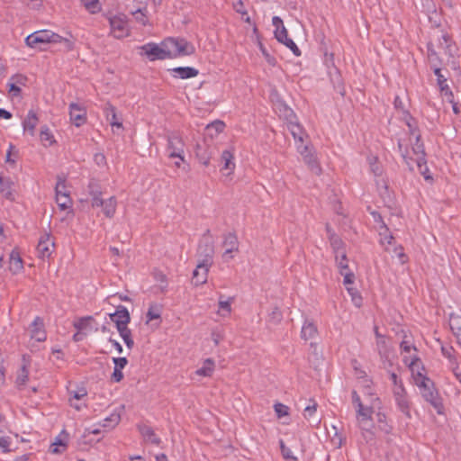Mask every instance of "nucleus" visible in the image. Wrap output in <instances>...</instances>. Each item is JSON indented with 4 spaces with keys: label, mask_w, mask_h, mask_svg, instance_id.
Returning <instances> with one entry per match:
<instances>
[{
    "label": "nucleus",
    "mask_w": 461,
    "mask_h": 461,
    "mask_svg": "<svg viewBox=\"0 0 461 461\" xmlns=\"http://www.w3.org/2000/svg\"><path fill=\"white\" fill-rule=\"evenodd\" d=\"M132 9H144L148 8V0H132Z\"/></svg>",
    "instance_id": "obj_63"
},
{
    "label": "nucleus",
    "mask_w": 461,
    "mask_h": 461,
    "mask_svg": "<svg viewBox=\"0 0 461 461\" xmlns=\"http://www.w3.org/2000/svg\"><path fill=\"white\" fill-rule=\"evenodd\" d=\"M400 349L401 353L405 356H411L414 353L416 354L417 348L412 343V341L410 339V338L407 335L403 336V339L400 344Z\"/></svg>",
    "instance_id": "obj_39"
},
{
    "label": "nucleus",
    "mask_w": 461,
    "mask_h": 461,
    "mask_svg": "<svg viewBox=\"0 0 461 461\" xmlns=\"http://www.w3.org/2000/svg\"><path fill=\"white\" fill-rule=\"evenodd\" d=\"M131 14L133 16L135 22L143 27L151 26L148 8L144 9H131Z\"/></svg>",
    "instance_id": "obj_28"
},
{
    "label": "nucleus",
    "mask_w": 461,
    "mask_h": 461,
    "mask_svg": "<svg viewBox=\"0 0 461 461\" xmlns=\"http://www.w3.org/2000/svg\"><path fill=\"white\" fill-rule=\"evenodd\" d=\"M215 368L214 360L212 358H206L203 366L195 371V374L200 376L210 377L212 375Z\"/></svg>",
    "instance_id": "obj_34"
},
{
    "label": "nucleus",
    "mask_w": 461,
    "mask_h": 461,
    "mask_svg": "<svg viewBox=\"0 0 461 461\" xmlns=\"http://www.w3.org/2000/svg\"><path fill=\"white\" fill-rule=\"evenodd\" d=\"M274 34L275 38L280 43L286 46L296 57L301 56L300 49L297 47L294 41L288 37V32L285 26L279 29H275Z\"/></svg>",
    "instance_id": "obj_15"
},
{
    "label": "nucleus",
    "mask_w": 461,
    "mask_h": 461,
    "mask_svg": "<svg viewBox=\"0 0 461 461\" xmlns=\"http://www.w3.org/2000/svg\"><path fill=\"white\" fill-rule=\"evenodd\" d=\"M113 364H114V367L117 368V369H123L127 363H128V360L126 357H113Z\"/></svg>",
    "instance_id": "obj_58"
},
{
    "label": "nucleus",
    "mask_w": 461,
    "mask_h": 461,
    "mask_svg": "<svg viewBox=\"0 0 461 461\" xmlns=\"http://www.w3.org/2000/svg\"><path fill=\"white\" fill-rule=\"evenodd\" d=\"M162 313V306L158 303H152L149 304L146 317L147 322L153 320H160Z\"/></svg>",
    "instance_id": "obj_40"
},
{
    "label": "nucleus",
    "mask_w": 461,
    "mask_h": 461,
    "mask_svg": "<svg viewBox=\"0 0 461 461\" xmlns=\"http://www.w3.org/2000/svg\"><path fill=\"white\" fill-rule=\"evenodd\" d=\"M138 429L145 440L154 445H159L160 438L155 434L151 427L140 424L138 425Z\"/></svg>",
    "instance_id": "obj_29"
},
{
    "label": "nucleus",
    "mask_w": 461,
    "mask_h": 461,
    "mask_svg": "<svg viewBox=\"0 0 461 461\" xmlns=\"http://www.w3.org/2000/svg\"><path fill=\"white\" fill-rule=\"evenodd\" d=\"M29 380V369L26 364H23L17 372L15 384L19 390H22Z\"/></svg>",
    "instance_id": "obj_37"
},
{
    "label": "nucleus",
    "mask_w": 461,
    "mask_h": 461,
    "mask_svg": "<svg viewBox=\"0 0 461 461\" xmlns=\"http://www.w3.org/2000/svg\"><path fill=\"white\" fill-rule=\"evenodd\" d=\"M164 47L166 49L167 59L190 56L195 52L194 44L183 38H166L164 39Z\"/></svg>",
    "instance_id": "obj_3"
},
{
    "label": "nucleus",
    "mask_w": 461,
    "mask_h": 461,
    "mask_svg": "<svg viewBox=\"0 0 461 461\" xmlns=\"http://www.w3.org/2000/svg\"><path fill=\"white\" fill-rule=\"evenodd\" d=\"M392 393L398 410L407 418H411V401L406 389L393 390Z\"/></svg>",
    "instance_id": "obj_13"
},
{
    "label": "nucleus",
    "mask_w": 461,
    "mask_h": 461,
    "mask_svg": "<svg viewBox=\"0 0 461 461\" xmlns=\"http://www.w3.org/2000/svg\"><path fill=\"white\" fill-rule=\"evenodd\" d=\"M110 34L115 39L121 40L131 35V30L128 16L119 13L108 16Z\"/></svg>",
    "instance_id": "obj_5"
},
{
    "label": "nucleus",
    "mask_w": 461,
    "mask_h": 461,
    "mask_svg": "<svg viewBox=\"0 0 461 461\" xmlns=\"http://www.w3.org/2000/svg\"><path fill=\"white\" fill-rule=\"evenodd\" d=\"M351 397H352V402L355 405L356 409L359 408V405L363 406L360 396L358 395L357 391H355V390L352 391Z\"/></svg>",
    "instance_id": "obj_62"
},
{
    "label": "nucleus",
    "mask_w": 461,
    "mask_h": 461,
    "mask_svg": "<svg viewBox=\"0 0 461 461\" xmlns=\"http://www.w3.org/2000/svg\"><path fill=\"white\" fill-rule=\"evenodd\" d=\"M300 153L303 158V161L305 162V164H307L311 171L316 175H320L321 172V168L320 167V164L315 154L311 152V150H309L308 147L306 146L303 147V149L300 150Z\"/></svg>",
    "instance_id": "obj_21"
},
{
    "label": "nucleus",
    "mask_w": 461,
    "mask_h": 461,
    "mask_svg": "<svg viewBox=\"0 0 461 461\" xmlns=\"http://www.w3.org/2000/svg\"><path fill=\"white\" fill-rule=\"evenodd\" d=\"M326 231L333 254L338 255L346 252L345 242L328 223L326 224Z\"/></svg>",
    "instance_id": "obj_16"
},
{
    "label": "nucleus",
    "mask_w": 461,
    "mask_h": 461,
    "mask_svg": "<svg viewBox=\"0 0 461 461\" xmlns=\"http://www.w3.org/2000/svg\"><path fill=\"white\" fill-rule=\"evenodd\" d=\"M69 115L72 123L77 127L83 125L86 121V111L76 103L69 104Z\"/></svg>",
    "instance_id": "obj_20"
},
{
    "label": "nucleus",
    "mask_w": 461,
    "mask_h": 461,
    "mask_svg": "<svg viewBox=\"0 0 461 461\" xmlns=\"http://www.w3.org/2000/svg\"><path fill=\"white\" fill-rule=\"evenodd\" d=\"M120 336L122 337V339H123L126 347L129 348V349H131L134 346V341L131 338V330L128 328V326H125V327H119L117 329Z\"/></svg>",
    "instance_id": "obj_42"
},
{
    "label": "nucleus",
    "mask_w": 461,
    "mask_h": 461,
    "mask_svg": "<svg viewBox=\"0 0 461 461\" xmlns=\"http://www.w3.org/2000/svg\"><path fill=\"white\" fill-rule=\"evenodd\" d=\"M416 385L419 387L424 400L429 402L438 413H441L443 404L433 381L429 377H423L421 381L416 380Z\"/></svg>",
    "instance_id": "obj_4"
},
{
    "label": "nucleus",
    "mask_w": 461,
    "mask_h": 461,
    "mask_svg": "<svg viewBox=\"0 0 461 461\" xmlns=\"http://www.w3.org/2000/svg\"><path fill=\"white\" fill-rule=\"evenodd\" d=\"M88 366L95 374L92 375V379H102L104 375V365L99 358H95L88 361Z\"/></svg>",
    "instance_id": "obj_32"
},
{
    "label": "nucleus",
    "mask_w": 461,
    "mask_h": 461,
    "mask_svg": "<svg viewBox=\"0 0 461 461\" xmlns=\"http://www.w3.org/2000/svg\"><path fill=\"white\" fill-rule=\"evenodd\" d=\"M66 441L60 434L55 438V441L50 446L49 452L51 454H60L66 449Z\"/></svg>",
    "instance_id": "obj_41"
},
{
    "label": "nucleus",
    "mask_w": 461,
    "mask_h": 461,
    "mask_svg": "<svg viewBox=\"0 0 461 461\" xmlns=\"http://www.w3.org/2000/svg\"><path fill=\"white\" fill-rule=\"evenodd\" d=\"M93 208L100 209L104 215L111 218L115 212V203H92Z\"/></svg>",
    "instance_id": "obj_47"
},
{
    "label": "nucleus",
    "mask_w": 461,
    "mask_h": 461,
    "mask_svg": "<svg viewBox=\"0 0 461 461\" xmlns=\"http://www.w3.org/2000/svg\"><path fill=\"white\" fill-rule=\"evenodd\" d=\"M376 350L380 356L381 361L385 365L388 363V365L391 366V355H392V348L390 345L388 344L385 338H381L380 340H376L375 342Z\"/></svg>",
    "instance_id": "obj_23"
},
{
    "label": "nucleus",
    "mask_w": 461,
    "mask_h": 461,
    "mask_svg": "<svg viewBox=\"0 0 461 461\" xmlns=\"http://www.w3.org/2000/svg\"><path fill=\"white\" fill-rule=\"evenodd\" d=\"M253 32L256 34L257 36V39H258V47L260 50V52L262 53L265 60L267 62V64H269L270 66H276V59L274 56H272L268 50H267V48L265 47V45L263 44V42L261 41L260 40V37H259V34H258V27L256 24L253 25Z\"/></svg>",
    "instance_id": "obj_30"
},
{
    "label": "nucleus",
    "mask_w": 461,
    "mask_h": 461,
    "mask_svg": "<svg viewBox=\"0 0 461 461\" xmlns=\"http://www.w3.org/2000/svg\"><path fill=\"white\" fill-rule=\"evenodd\" d=\"M38 121L39 119L36 113L33 110H30L27 116L23 121V131L29 132L31 136H33Z\"/></svg>",
    "instance_id": "obj_27"
},
{
    "label": "nucleus",
    "mask_w": 461,
    "mask_h": 461,
    "mask_svg": "<svg viewBox=\"0 0 461 461\" xmlns=\"http://www.w3.org/2000/svg\"><path fill=\"white\" fill-rule=\"evenodd\" d=\"M233 301L232 297L228 298V300H222V296L220 297L219 300V312L218 313L223 317L230 315L231 312V302Z\"/></svg>",
    "instance_id": "obj_45"
},
{
    "label": "nucleus",
    "mask_w": 461,
    "mask_h": 461,
    "mask_svg": "<svg viewBox=\"0 0 461 461\" xmlns=\"http://www.w3.org/2000/svg\"><path fill=\"white\" fill-rule=\"evenodd\" d=\"M56 198L57 200L59 197H67L68 198V191L67 190L65 179L61 176L58 177V181L55 186Z\"/></svg>",
    "instance_id": "obj_44"
},
{
    "label": "nucleus",
    "mask_w": 461,
    "mask_h": 461,
    "mask_svg": "<svg viewBox=\"0 0 461 461\" xmlns=\"http://www.w3.org/2000/svg\"><path fill=\"white\" fill-rule=\"evenodd\" d=\"M54 32L50 30L36 31L25 38V44L30 48H36L41 43H50Z\"/></svg>",
    "instance_id": "obj_12"
},
{
    "label": "nucleus",
    "mask_w": 461,
    "mask_h": 461,
    "mask_svg": "<svg viewBox=\"0 0 461 461\" xmlns=\"http://www.w3.org/2000/svg\"><path fill=\"white\" fill-rule=\"evenodd\" d=\"M221 161L222 165L220 170L222 176L227 177L230 176L234 173L236 167L234 151L230 149L223 150L221 155Z\"/></svg>",
    "instance_id": "obj_14"
},
{
    "label": "nucleus",
    "mask_w": 461,
    "mask_h": 461,
    "mask_svg": "<svg viewBox=\"0 0 461 461\" xmlns=\"http://www.w3.org/2000/svg\"><path fill=\"white\" fill-rule=\"evenodd\" d=\"M282 113L280 116L284 117V120L286 122L287 129L293 135L294 140L296 142L303 143L305 139L307 138V133L304 131L303 127L300 124L298 118L294 112L286 105L283 106Z\"/></svg>",
    "instance_id": "obj_6"
},
{
    "label": "nucleus",
    "mask_w": 461,
    "mask_h": 461,
    "mask_svg": "<svg viewBox=\"0 0 461 461\" xmlns=\"http://www.w3.org/2000/svg\"><path fill=\"white\" fill-rule=\"evenodd\" d=\"M173 76L181 79L195 77L198 70L190 67H178L172 69Z\"/></svg>",
    "instance_id": "obj_31"
},
{
    "label": "nucleus",
    "mask_w": 461,
    "mask_h": 461,
    "mask_svg": "<svg viewBox=\"0 0 461 461\" xmlns=\"http://www.w3.org/2000/svg\"><path fill=\"white\" fill-rule=\"evenodd\" d=\"M70 393V405L76 410L79 411L83 406H86V390L85 388H80L76 391H69Z\"/></svg>",
    "instance_id": "obj_24"
},
{
    "label": "nucleus",
    "mask_w": 461,
    "mask_h": 461,
    "mask_svg": "<svg viewBox=\"0 0 461 461\" xmlns=\"http://www.w3.org/2000/svg\"><path fill=\"white\" fill-rule=\"evenodd\" d=\"M435 74L438 77V83L440 86V90H441L442 94L449 102H452L453 94H452L451 90L449 89L448 86L447 85V79L444 77L443 75H441L439 68H437L435 70Z\"/></svg>",
    "instance_id": "obj_36"
},
{
    "label": "nucleus",
    "mask_w": 461,
    "mask_h": 461,
    "mask_svg": "<svg viewBox=\"0 0 461 461\" xmlns=\"http://www.w3.org/2000/svg\"><path fill=\"white\" fill-rule=\"evenodd\" d=\"M340 275L343 276V277H344L343 284L345 285H352L354 283L355 275L350 269L347 270V271L340 272Z\"/></svg>",
    "instance_id": "obj_57"
},
{
    "label": "nucleus",
    "mask_w": 461,
    "mask_h": 461,
    "mask_svg": "<svg viewBox=\"0 0 461 461\" xmlns=\"http://www.w3.org/2000/svg\"><path fill=\"white\" fill-rule=\"evenodd\" d=\"M274 409H275V411L278 418H281V417L288 414L289 408L283 403H280V402L276 403L274 405Z\"/></svg>",
    "instance_id": "obj_56"
},
{
    "label": "nucleus",
    "mask_w": 461,
    "mask_h": 461,
    "mask_svg": "<svg viewBox=\"0 0 461 461\" xmlns=\"http://www.w3.org/2000/svg\"><path fill=\"white\" fill-rule=\"evenodd\" d=\"M140 54L144 55L149 61L167 59L164 40L159 43L149 42L139 48Z\"/></svg>",
    "instance_id": "obj_7"
},
{
    "label": "nucleus",
    "mask_w": 461,
    "mask_h": 461,
    "mask_svg": "<svg viewBox=\"0 0 461 461\" xmlns=\"http://www.w3.org/2000/svg\"><path fill=\"white\" fill-rule=\"evenodd\" d=\"M402 362L409 367L412 375L414 376L415 381H421V378L427 377L422 373L424 371V366L417 354L414 353L411 356H403Z\"/></svg>",
    "instance_id": "obj_11"
},
{
    "label": "nucleus",
    "mask_w": 461,
    "mask_h": 461,
    "mask_svg": "<svg viewBox=\"0 0 461 461\" xmlns=\"http://www.w3.org/2000/svg\"><path fill=\"white\" fill-rule=\"evenodd\" d=\"M226 128V123L221 120H215L206 126V131L211 138H215L222 133Z\"/></svg>",
    "instance_id": "obj_33"
},
{
    "label": "nucleus",
    "mask_w": 461,
    "mask_h": 461,
    "mask_svg": "<svg viewBox=\"0 0 461 461\" xmlns=\"http://www.w3.org/2000/svg\"><path fill=\"white\" fill-rule=\"evenodd\" d=\"M448 368L453 372L454 375L460 381L461 383V367L456 359H452L448 362Z\"/></svg>",
    "instance_id": "obj_53"
},
{
    "label": "nucleus",
    "mask_w": 461,
    "mask_h": 461,
    "mask_svg": "<svg viewBox=\"0 0 461 461\" xmlns=\"http://www.w3.org/2000/svg\"><path fill=\"white\" fill-rule=\"evenodd\" d=\"M336 265L339 270V273L342 271L349 270L348 264V258H347V252L340 253L338 255H334Z\"/></svg>",
    "instance_id": "obj_48"
},
{
    "label": "nucleus",
    "mask_w": 461,
    "mask_h": 461,
    "mask_svg": "<svg viewBox=\"0 0 461 461\" xmlns=\"http://www.w3.org/2000/svg\"><path fill=\"white\" fill-rule=\"evenodd\" d=\"M443 356L447 358L448 362H450L452 359H456V357L454 355V349L453 348H441Z\"/></svg>",
    "instance_id": "obj_59"
},
{
    "label": "nucleus",
    "mask_w": 461,
    "mask_h": 461,
    "mask_svg": "<svg viewBox=\"0 0 461 461\" xmlns=\"http://www.w3.org/2000/svg\"><path fill=\"white\" fill-rule=\"evenodd\" d=\"M104 113L106 121L112 127L113 133H121L123 131L122 118L116 111V108L110 104L104 106Z\"/></svg>",
    "instance_id": "obj_10"
},
{
    "label": "nucleus",
    "mask_w": 461,
    "mask_h": 461,
    "mask_svg": "<svg viewBox=\"0 0 461 461\" xmlns=\"http://www.w3.org/2000/svg\"><path fill=\"white\" fill-rule=\"evenodd\" d=\"M223 246L226 248L222 257L223 258H232V256H229L232 252L239 251V240L238 237L234 232H229L223 236Z\"/></svg>",
    "instance_id": "obj_18"
},
{
    "label": "nucleus",
    "mask_w": 461,
    "mask_h": 461,
    "mask_svg": "<svg viewBox=\"0 0 461 461\" xmlns=\"http://www.w3.org/2000/svg\"><path fill=\"white\" fill-rule=\"evenodd\" d=\"M279 444H280L281 454L285 460L298 461L297 457L294 456L291 449L285 445V443L282 439L279 441Z\"/></svg>",
    "instance_id": "obj_51"
},
{
    "label": "nucleus",
    "mask_w": 461,
    "mask_h": 461,
    "mask_svg": "<svg viewBox=\"0 0 461 461\" xmlns=\"http://www.w3.org/2000/svg\"><path fill=\"white\" fill-rule=\"evenodd\" d=\"M121 420V414L119 411H114L108 417L104 420L102 427L104 430H110L115 428Z\"/></svg>",
    "instance_id": "obj_38"
},
{
    "label": "nucleus",
    "mask_w": 461,
    "mask_h": 461,
    "mask_svg": "<svg viewBox=\"0 0 461 461\" xmlns=\"http://www.w3.org/2000/svg\"><path fill=\"white\" fill-rule=\"evenodd\" d=\"M449 326L453 334L456 337L458 344L461 346V316L451 314Z\"/></svg>",
    "instance_id": "obj_35"
},
{
    "label": "nucleus",
    "mask_w": 461,
    "mask_h": 461,
    "mask_svg": "<svg viewBox=\"0 0 461 461\" xmlns=\"http://www.w3.org/2000/svg\"><path fill=\"white\" fill-rule=\"evenodd\" d=\"M10 269L17 273L23 268V260L18 252L13 251L10 255Z\"/></svg>",
    "instance_id": "obj_43"
},
{
    "label": "nucleus",
    "mask_w": 461,
    "mask_h": 461,
    "mask_svg": "<svg viewBox=\"0 0 461 461\" xmlns=\"http://www.w3.org/2000/svg\"><path fill=\"white\" fill-rule=\"evenodd\" d=\"M214 253L213 241L211 237L210 230H207L203 235V238L198 246V255L202 259L198 262L196 268L194 269V275L196 276L198 271L202 270L203 278L200 282L207 281V274L209 267L212 263V256Z\"/></svg>",
    "instance_id": "obj_2"
},
{
    "label": "nucleus",
    "mask_w": 461,
    "mask_h": 461,
    "mask_svg": "<svg viewBox=\"0 0 461 461\" xmlns=\"http://www.w3.org/2000/svg\"><path fill=\"white\" fill-rule=\"evenodd\" d=\"M111 320L116 324V328L128 326L131 317L127 308L119 305L114 313L111 314Z\"/></svg>",
    "instance_id": "obj_19"
},
{
    "label": "nucleus",
    "mask_w": 461,
    "mask_h": 461,
    "mask_svg": "<svg viewBox=\"0 0 461 461\" xmlns=\"http://www.w3.org/2000/svg\"><path fill=\"white\" fill-rule=\"evenodd\" d=\"M389 376H390V380L392 381V384H393L392 392L393 390L396 391V390L405 388L402 378H400L396 373L389 372Z\"/></svg>",
    "instance_id": "obj_50"
},
{
    "label": "nucleus",
    "mask_w": 461,
    "mask_h": 461,
    "mask_svg": "<svg viewBox=\"0 0 461 461\" xmlns=\"http://www.w3.org/2000/svg\"><path fill=\"white\" fill-rule=\"evenodd\" d=\"M168 156L184 161L183 141L179 137H172L168 140Z\"/></svg>",
    "instance_id": "obj_22"
},
{
    "label": "nucleus",
    "mask_w": 461,
    "mask_h": 461,
    "mask_svg": "<svg viewBox=\"0 0 461 461\" xmlns=\"http://www.w3.org/2000/svg\"><path fill=\"white\" fill-rule=\"evenodd\" d=\"M318 330L315 322L312 320L305 319L301 330V338L307 341L316 338Z\"/></svg>",
    "instance_id": "obj_25"
},
{
    "label": "nucleus",
    "mask_w": 461,
    "mask_h": 461,
    "mask_svg": "<svg viewBox=\"0 0 461 461\" xmlns=\"http://www.w3.org/2000/svg\"><path fill=\"white\" fill-rule=\"evenodd\" d=\"M93 161L100 169H104L107 167L106 158L104 153H95L94 155Z\"/></svg>",
    "instance_id": "obj_52"
},
{
    "label": "nucleus",
    "mask_w": 461,
    "mask_h": 461,
    "mask_svg": "<svg viewBox=\"0 0 461 461\" xmlns=\"http://www.w3.org/2000/svg\"><path fill=\"white\" fill-rule=\"evenodd\" d=\"M55 243L53 237L49 233H43L38 241L36 248L39 258L41 259L50 258L51 254L54 252Z\"/></svg>",
    "instance_id": "obj_9"
},
{
    "label": "nucleus",
    "mask_w": 461,
    "mask_h": 461,
    "mask_svg": "<svg viewBox=\"0 0 461 461\" xmlns=\"http://www.w3.org/2000/svg\"><path fill=\"white\" fill-rule=\"evenodd\" d=\"M103 10L100 0H88V13L98 14Z\"/></svg>",
    "instance_id": "obj_54"
},
{
    "label": "nucleus",
    "mask_w": 461,
    "mask_h": 461,
    "mask_svg": "<svg viewBox=\"0 0 461 461\" xmlns=\"http://www.w3.org/2000/svg\"><path fill=\"white\" fill-rule=\"evenodd\" d=\"M73 326L76 329V332L73 335V340L75 343L83 340L86 335V317H80L73 321Z\"/></svg>",
    "instance_id": "obj_26"
},
{
    "label": "nucleus",
    "mask_w": 461,
    "mask_h": 461,
    "mask_svg": "<svg viewBox=\"0 0 461 461\" xmlns=\"http://www.w3.org/2000/svg\"><path fill=\"white\" fill-rule=\"evenodd\" d=\"M122 369H117L114 367L113 372L112 374V380L115 383H119L123 378V374L122 372Z\"/></svg>",
    "instance_id": "obj_61"
},
{
    "label": "nucleus",
    "mask_w": 461,
    "mask_h": 461,
    "mask_svg": "<svg viewBox=\"0 0 461 461\" xmlns=\"http://www.w3.org/2000/svg\"><path fill=\"white\" fill-rule=\"evenodd\" d=\"M376 416H377V421L380 424L379 425L380 429L384 431L387 434L391 433L393 428H392L391 425H389L386 422V416H385V414L382 413V412H378Z\"/></svg>",
    "instance_id": "obj_49"
},
{
    "label": "nucleus",
    "mask_w": 461,
    "mask_h": 461,
    "mask_svg": "<svg viewBox=\"0 0 461 461\" xmlns=\"http://www.w3.org/2000/svg\"><path fill=\"white\" fill-rule=\"evenodd\" d=\"M40 139L45 146H50L55 142L54 136L46 125L41 129Z\"/></svg>",
    "instance_id": "obj_46"
},
{
    "label": "nucleus",
    "mask_w": 461,
    "mask_h": 461,
    "mask_svg": "<svg viewBox=\"0 0 461 461\" xmlns=\"http://www.w3.org/2000/svg\"><path fill=\"white\" fill-rule=\"evenodd\" d=\"M8 91L13 94L14 96H18L22 90L19 86H17L14 83H8Z\"/></svg>",
    "instance_id": "obj_64"
},
{
    "label": "nucleus",
    "mask_w": 461,
    "mask_h": 461,
    "mask_svg": "<svg viewBox=\"0 0 461 461\" xmlns=\"http://www.w3.org/2000/svg\"><path fill=\"white\" fill-rule=\"evenodd\" d=\"M356 413L359 428L362 430L371 431L374 427L372 417L374 413V408L359 405V408L356 409Z\"/></svg>",
    "instance_id": "obj_8"
},
{
    "label": "nucleus",
    "mask_w": 461,
    "mask_h": 461,
    "mask_svg": "<svg viewBox=\"0 0 461 461\" xmlns=\"http://www.w3.org/2000/svg\"><path fill=\"white\" fill-rule=\"evenodd\" d=\"M311 402H312V404H309L304 408L303 416L307 420H310L311 418H312V416L314 415V413L317 411L316 402L315 401H311Z\"/></svg>",
    "instance_id": "obj_55"
},
{
    "label": "nucleus",
    "mask_w": 461,
    "mask_h": 461,
    "mask_svg": "<svg viewBox=\"0 0 461 461\" xmlns=\"http://www.w3.org/2000/svg\"><path fill=\"white\" fill-rule=\"evenodd\" d=\"M31 338L38 342H43L47 339V335L44 330L43 319L40 316L34 318L33 321L30 326Z\"/></svg>",
    "instance_id": "obj_17"
},
{
    "label": "nucleus",
    "mask_w": 461,
    "mask_h": 461,
    "mask_svg": "<svg viewBox=\"0 0 461 461\" xmlns=\"http://www.w3.org/2000/svg\"><path fill=\"white\" fill-rule=\"evenodd\" d=\"M233 8L235 11L242 15H247V10L244 6V4L241 0H238L233 4Z\"/></svg>",
    "instance_id": "obj_60"
},
{
    "label": "nucleus",
    "mask_w": 461,
    "mask_h": 461,
    "mask_svg": "<svg viewBox=\"0 0 461 461\" xmlns=\"http://www.w3.org/2000/svg\"><path fill=\"white\" fill-rule=\"evenodd\" d=\"M406 124L410 131V136L408 141H399V149L410 169L412 170L414 165H416L420 174L426 179H429L430 176L428 174L429 168L426 165V154L423 142L420 140V135L416 131L414 121L411 118L407 121Z\"/></svg>",
    "instance_id": "obj_1"
}]
</instances>
